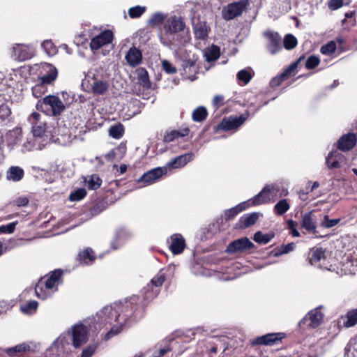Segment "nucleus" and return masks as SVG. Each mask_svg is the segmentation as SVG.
<instances>
[{
	"label": "nucleus",
	"instance_id": "f257e3e1",
	"mask_svg": "<svg viewBox=\"0 0 357 357\" xmlns=\"http://www.w3.org/2000/svg\"><path fill=\"white\" fill-rule=\"evenodd\" d=\"M75 348H78L85 344L88 340V331L86 327L82 324L74 325L70 331L66 335H61L55 342L58 346L66 348V345L70 344L69 340Z\"/></svg>",
	"mask_w": 357,
	"mask_h": 357
},
{
	"label": "nucleus",
	"instance_id": "f03ea898",
	"mask_svg": "<svg viewBox=\"0 0 357 357\" xmlns=\"http://www.w3.org/2000/svg\"><path fill=\"white\" fill-rule=\"evenodd\" d=\"M37 110L52 116H59L65 111L66 106L59 96L48 95L38 100Z\"/></svg>",
	"mask_w": 357,
	"mask_h": 357
},
{
	"label": "nucleus",
	"instance_id": "7ed1b4c3",
	"mask_svg": "<svg viewBox=\"0 0 357 357\" xmlns=\"http://www.w3.org/2000/svg\"><path fill=\"white\" fill-rule=\"evenodd\" d=\"M185 23L181 19L173 17L164 26V32L160 35V42L165 46L170 47L174 44V34L183 31Z\"/></svg>",
	"mask_w": 357,
	"mask_h": 357
},
{
	"label": "nucleus",
	"instance_id": "20e7f679",
	"mask_svg": "<svg viewBox=\"0 0 357 357\" xmlns=\"http://www.w3.org/2000/svg\"><path fill=\"white\" fill-rule=\"evenodd\" d=\"M274 195V186L266 185L257 195L244 202L249 208L250 207L270 203L273 199Z\"/></svg>",
	"mask_w": 357,
	"mask_h": 357
},
{
	"label": "nucleus",
	"instance_id": "39448f33",
	"mask_svg": "<svg viewBox=\"0 0 357 357\" xmlns=\"http://www.w3.org/2000/svg\"><path fill=\"white\" fill-rule=\"evenodd\" d=\"M61 276L60 271H54L45 282V290L43 289L42 282H39L35 288L36 296L41 299H45L50 295V291L59 284Z\"/></svg>",
	"mask_w": 357,
	"mask_h": 357
},
{
	"label": "nucleus",
	"instance_id": "423d86ee",
	"mask_svg": "<svg viewBox=\"0 0 357 357\" xmlns=\"http://www.w3.org/2000/svg\"><path fill=\"white\" fill-rule=\"evenodd\" d=\"M249 116L248 112H245L239 116H230L225 117L218 125V130L230 131L238 129Z\"/></svg>",
	"mask_w": 357,
	"mask_h": 357
},
{
	"label": "nucleus",
	"instance_id": "0eeeda50",
	"mask_svg": "<svg viewBox=\"0 0 357 357\" xmlns=\"http://www.w3.org/2000/svg\"><path fill=\"white\" fill-rule=\"evenodd\" d=\"M248 5L249 0H241L229 3L227 8L222 12L223 18L226 20H231L240 16L246 10Z\"/></svg>",
	"mask_w": 357,
	"mask_h": 357
},
{
	"label": "nucleus",
	"instance_id": "6e6552de",
	"mask_svg": "<svg viewBox=\"0 0 357 357\" xmlns=\"http://www.w3.org/2000/svg\"><path fill=\"white\" fill-rule=\"evenodd\" d=\"M34 56L33 48L26 44L15 43L12 47L11 56L18 61H25Z\"/></svg>",
	"mask_w": 357,
	"mask_h": 357
},
{
	"label": "nucleus",
	"instance_id": "1a4fd4ad",
	"mask_svg": "<svg viewBox=\"0 0 357 357\" xmlns=\"http://www.w3.org/2000/svg\"><path fill=\"white\" fill-rule=\"evenodd\" d=\"M167 174V167H159L156 168H153L146 172H145L142 176H140L137 180V183H143L144 185H150L158 179L162 178L163 176Z\"/></svg>",
	"mask_w": 357,
	"mask_h": 357
},
{
	"label": "nucleus",
	"instance_id": "9d476101",
	"mask_svg": "<svg viewBox=\"0 0 357 357\" xmlns=\"http://www.w3.org/2000/svg\"><path fill=\"white\" fill-rule=\"evenodd\" d=\"M114 39V33L110 29H105L93 37L89 44L92 51H96L102 47L110 44Z\"/></svg>",
	"mask_w": 357,
	"mask_h": 357
},
{
	"label": "nucleus",
	"instance_id": "9b49d317",
	"mask_svg": "<svg viewBox=\"0 0 357 357\" xmlns=\"http://www.w3.org/2000/svg\"><path fill=\"white\" fill-rule=\"evenodd\" d=\"M254 248V243L248 238L243 237L230 243L226 251L228 253L245 252Z\"/></svg>",
	"mask_w": 357,
	"mask_h": 357
},
{
	"label": "nucleus",
	"instance_id": "f8f14e48",
	"mask_svg": "<svg viewBox=\"0 0 357 357\" xmlns=\"http://www.w3.org/2000/svg\"><path fill=\"white\" fill-rule=\"evenodd\" d=\"M248 208L244 202H241L234 207L225 210L223 214L216 219L215 223H224L232 221L240 213Z\"/></svg>",
	"mask_w": 357,
	"mask_h": 357
},
{
	"label": "nucleus",
	"instance_id": "ddd939ff",
	"mask_svg": "<svg viewBox=\"0 0 357 357\" xmlns=\"http://www.w3.org/2000/svg\"><path fill=\"white\" fill-rule=\"evenodd\" d=\"M168 247L173 255L181 254L185 248L184 238L180 234H174L167 239Z\"/></svg>",
	"mask_w": 357,
	"mask_h": 357
},
{
	"label": "nucleus",
	"instance_id": "4468645a",
	"mask_svg": "<svg viewBox=\"0 0 357 357\" xmlns=\"http://www.w3.org/2000/svg\"><path fill=\"white\" fill-rule=\"evenodd\" d=\"M357 137L354 132H349L340 137L337 142V149L342 151L351 150L356 144Z\"/></svg>",
	"mask_w": 357,
	"mask_h": 357
},
{
	"label": "nucleus",
	"instance_id": "2eb2a0df",
	"mask_svg": "<svg viewBox=\"0 0 357 357\" xmlns=\"http://www.w3.org/2000/svg\"><path fill=\"white\" fill-rule=\"evenodd\" d=\"M268 39L267 50L271 54H275L282 50V38L277 32L266 33Z\"/></svg>",
	"mask_w": 357,
	"mask_h": 357
},
{
	"label": "nucleus",
	"instance_id": "dca6fc26",
	"mask_svg": "<svg viewBox=\"0 0 357 357\" xmlns=\"http://www.w3.org/2000/svg\"><path fill=\"white\" fill-rule=\"evenodd\" d=\"M346 158L337 150L331 151L326 158V164L331 169L340 168L345 162Z\"/></svg>",
	"mask_w": 357,
	"mask_h": 357
},
{
	"label": "nucleus",
	"instance_id": "f3484780",
	"mask_svg": "<svg viewBox=\"0 0 357 357\" xmlns=\"http://www.w3.org/2000/svg\"><path fill=\"white\" fill-rule=\"evenodd\" d=\"M195 155L192 152L187 153L174 158L167 163L165 167L168 169L182 168L194 159Z\"/></svg>",
	"mask_w": 357,
	"mask_h": 357
},
{
	"label": "nucleus",
	"instance_id": "a211bd4d",
	"mask_svg": "<svg viewBox=\"0 0 357 357\" xmlns=\"http://www.w3.org/2000/svg\"><path fill=\"white\" fill-rule=\"evenodd\" d=\"M325 250L321 248H313L310 250V262L319 268H327L326 265Z\"/></svg>",
	"mask_w": 357,
	"mask_h": 357
},
{
	"label": "nucleus",
	"instance_id": "6ab92c4d",
	"mask_svg": "<svg viewBox=\"0 0 357 357\" xmlns=\"http://www.w3.org/2000/svg\"><path fill=\"white\" fill-rule=\"evenodd\" d=\"M324 314L319 308H316L311 310L304 318L305 321H309L308 325L312 328H316L319 326L323 319Z\"/></svg>",
	"mask_w": 357,
	"mask_h": 357
},
{
	"label": "nucleus",
	"instance_id": "aec40b11",
	"mask_svg": "<svg viewBox=\"0 0 357 357\" xmlns=\"http://www.w3.org/2000/svg\"><path fill=\"white\" fill-rule=\"evenodd\" d=\"M126 59L130 66L135 67L142 62V52L137 47H132L127 52Z\"/></svg>",
	"mask_w": 357,
	"mask_h": 357
},
{
	"label": "nucleus",
	"instance_id": "412c9836",
	"mask_svg": "<svg viewBox=\"0 0 357 357\" xmlns=\"http://www.w3.org/2000/svg\"><path fill=\"white\" fill-rule=\"evenodd\" d=\"M183 73L182 75H185L188 79L195 80L196 79L195 75L197 73V68L195 66V61L188 59L183 61L182 63Z\"/></svg>",
	"mask_w": 357,
	"mask_h": 357
},
{
	"label": "nucleus",
	"instance_id": "4be33fe9",
	"mask_svg": "<svg viewBox=\"0 0 357 357\" xmlns=\"http://www.w3.org/2000/svg\"><path fill=\"white\" fill-rule=\"evenodd\" d=\"M98 316L102 321L111 324L113 320L116 321L119 314L118 312L112 306H105L100 312Z\"/></svg>",
	"mask_w": 357,
	"mask_h": 357
},
{
	"label": "nucleus",
	"instance_id": "5701e85b",
	"mask_svg": "<svg viewBox=\"0 0 357 357\" xmlns=\"http://www.w3.org/2000/svg\"><path fill=\"white\" fill-rule=\"evenodd\" d=\"M136 73L137 75V80L139 84L144 89L148 90L151 86V83L149 79V76L147 70L144 68H139L137 69Z\"/></svg>",
	"mask_w": 357,
	"mask_h": 357
},
{
	"label": "nucleus",
	"instance_id": "b1692460",
	"mask_svg": "<svg viewBox=\"0 0 357 357\" xmlns=\"http://www.w3.org/2000/svg\"><path fill=\"white\" fill-rule=\"evenodd\" d=\"M334 225H319L320 227H324L326 228L331 227ZM318 225H300L299 229L303 234H310L314 236H322L317 231Z\"/></svg>",
	"mask_w": 357,
	"mask_h": 357
},
{
	"label": "nucleus",
	"instance_id": "393cba45",
	"mask_svg": "<svg viewBox=\"0 0 357 357\" xmlns=\"http://www.w3.org/2000/svg\"><path fill=\"white\" fill-rule=\"evenodd\" d=\"M46 67L48 69L47 74L40 77V83L44 86L52 84L57 77V70L53 66L47 64Z\"/></svg>",
	"mask_w": 357,
	"mask_h": 357
},
{
	"label": "nucleus",
	"instance_id": "a878e982",
	"mask_svg": "<svg viewBox=\"0 0 357 357\" xmlns=\"http://www.w3.org/2000/svg\"><path fill=\"white\" fill-rule=\"evenodd\" d=\"M24 172L18 166H12L6 173V178L9 181H20L24 177Z\"/></svg>",
	"mask_w": 357,
	"mask_h": 357
},
{
	"label": "nucleus",
	"instance_id": "bb28decb",
	"mask_svg": "<svg viewBox=\"0 0 357 357\" xmlns=\"http://www.w3.org/2000/svg\"><path fill=\"white\" fill-rule=\"evenodd\" d=\"M282 339L280 333H269L258 337L255 342L258 344L271 345Z\"/></svg>",
	"mask_w": 357,
	"mask_h": 357
},
{
	"label": "nucleus",
	"instance_id": "cd10ccee",
	"mask_svg": "<svg viewBox=\"0 0 357 357\" xmlns=\"http://www.w3.org/2000/svg\"><path fill=\"white\" fill-rule=\"evenodd\" d=\"M3 99L6 102H3L0 105V119L2 121H9L11 116L12 111L8 102H10L11 105L13 102L10 101V96L8 98L3 97Z\"/></svg>",
	"mask_w": 357,
	"mask_h": 357
},
{
	"label": "nucleus",
	"instance_id": "c85d7f7f",
	"mask_svg": "<svg viewBox=\"0 0 357 357\" xmlns=\"http://www.w3.org/2000/svg\"><path fill=\"white\" fill-rule=\"evenodd\" d=\"M31 346L30 344L22 343L8 349L6 352L10 356H14L15 354H22L31 351Z\"/></svg>",
	"mask_w": 357,
	"mask_h": 357
},
{
	"label": "nucleus",
	"instance_id": "c756f323",
	"mask_svg": "<svg viewBox=\"0 0 357 357\" xmlns=\"http://www.w3.org/2000/svg\"><path fill=\"white\" fill-rule=\"evenodd\" d=\"M208 112L205 107L199 106L192 113V119L195 122H202L206 119Z\"/></svg>",
	"mask_w": 357,
	"mask_h": 357
},
{
	"label": "nucleus",
	"instance_id": "7c9ffc66",
	"mask_svg": "<svg viewBox=\"0 0 357 357\" xmlns=\"http://www.w3.org/2000/svg\"><path fill=\"white\" fill-rule=\"evenodd\" d=\"M319 218L321 220L322 213L319 211H311L303 215V220L301 223H317Z\"/></svg>",
	"mask_w": 357,
	"mask_h": 357
},
{
	"label": "nucleus",
	"instance_id": "2f4dec72",
	"mask_svg": "<svg viewBox=\"0 0 357 357\" xmlns=\"http://www.w3.org/2000/svg\"><path fill=\"white\" fill-rule=\"evenodd\" d=\"M305 59V55L301 56L297 61L290 64L286 69L282 73V76H284L287 79L294 76L296 73V68L299 63Z\"/></svg>",
	"mask_w": 357,
	"mask_h": 357
},
{
	"label": "nucleus",
	"instance_id": "473e14b6",
	"mask_svg": "<svg viewBox=\"0 0 357 357\" xmlns=\"http://www.w3.org/2000/svg\"><path fill=\"white\" fill-rule=\"evenodd\" d=\"M125 132V128L122 123H117L112 126L109 130V135L112 138L119 139H121Z\"/></svg>",
	"mask_w": 357,
	"mask_h": 357
},
{
	"label": "nucleus",
	"instance_id": "72a5a7b5",
	"mask_svg": "<svg viewBox=\"0 0 357 357\" xmlns=\"http://www.w3.org/2000/svg\"><path fill=\"white\" fill-rule=\"evenodd\" d=\"M108 88V84L102 80H95L91 86L92 92L96 95L104 94Z\"/></svg>",
	"mask_w": 357,
	"mask_h": 357
},
{
	"label": "nucleus",
	"instance_id": "f704fd0d",
	"mask_svg": "<svg viewBox=\"0 0 357 357\" xmlns=\"http://www.w3.org/2000/svg\"><path fill=\"white\" fill-rule=\"evenodd\" d=\"M78 259L81 263L86 264L93 261L95 259L93 251L90 248H86L79 253Z\"/></svg>",
	"mask_w": 357,
	"mask_h": 357
},
{
	"label": "nucleus",
	"instance_id": "c9c22d12",
	"mask_svg": "<svg viewBox=\"0 0 357 357\" xmlns=\"http://www.w3.org/2000/svg\"><path fill=\"white\" fill-rule=\"evenodd\" d=\"M273 232L263 233L257 231L255 234L254 241L259 244H267L274 237Z\"/></svg>",
	"mask_w": 357,
	"mask_h": 357
},
{
	"label": "nucleus",
	"instance_id": "e433bc0d",
	"mask_svg": "<svg viewBox=\"0 0 357 357\" xmlns=\"http://www.w3.org/2000/svg\"><path fill=\"white\" fill-rule=\"evenodd\" d=\"M262 216L263 214L260 212L244 214L241 217L238 223H256L259 220V217Z\"/></svg>",
	"mask_w": 357,
	"mask_h": 357
},
{
	"label": "nucleus",
	"instance_id": "4c0bfd02",
	"mask_svg": "<svg viewBox=\"0 0 357 357\" xmlns=\"http://www.w3.org/2000/svg\"><path fill=\"white\" fill-rule=\"evenodd\" d=\"M220 55V47L217 45H213L211 48H209L205 52L206 60L208 62H212L216 61Z\"/></svg>",
	"mask_w": 357,
	"mask_h": 357
},
{
	"label": "nucleus",
	"instance_id": "58836bf2",
	"mask_svg": "<svg viewBox=\"0 0 357 357\" xmlns=\"http://www.w3.org/2000/svg\"><path fill=\"white\" fill-rule=\"evenodd\" d=\"M8 139L12 144H16L22 140V130L21 128H15L13 130H10L8 135Z\"/></svg>",
	"mask_w": 357,
	"mask_h": 357
},
{
	"label": "nucleus",
	"instance_id": "ea45409f",
	"mask_svg": "<svg viewBox=\"0 0 357 357\" xmlns=\"http://www.w3.org/2000/svg\"><path fill=\"white\" fill-rule=\"evenodd\" d=\"M195 36L199 39H205L208 36V29L206 23H197L194 26Z\"/></svg>",
	"mask_w": 357,
	"mask_h": 357
},
{
	"label": "nucleus",
	"instance_id": "a19ab883",
	"mask_svg": "<svg viewBox=\"0 0 357 357\" xmlns=\"http://www.w3.org/2000/svg\"><path fill=\"white\" fill-rule=\"evenodd\" d=\"M41 47L48 56H54L58 52L56 45L51 40H44L41 44Z\"/></svg>",
	"mask_w": 357,
	"mask_h": 357
},
{
	"label": "nucleus",
	"instance_id": "79ce46f5",
	"mask_svg": "<svg viewBox=\"0 0 357 357\" xmlns=\"http://www.w3.org/2000/svg\"><path fill=\"white\" fill-rule=\"evenodd\" d=\"M290 208V205L285 199L280 200L274 206V211L278 215L284 214Z\"/></svg>",
	"mask_w": 357,
	"mask_h": 357
},
{
	"label": "nucleus",
	"instance_id": "37998d69",
	"mask_svg": "<svg viewBox=\"0 0 357 357\" xmlns=\"http://www.w3.org/2000/svg\"><path fill=\"white\" fill-rule=\"evenodd\" d=\"M47 125L45 123L35 122L32 123V132L35 137H43L46 131Z\"/></svg>",
	"mask_w": 357,
	"mask_h": 357
},
{
	"label": "nucleus",
	"instance_id": "c03bdc74",
	"mask_svg": "<svg viewBox=\"0 0 357 357\" xmlns=\"http://www.w3.org/2000/svg\"><path fill=\"white\" fill-rule=\"evenodd\" d=\"M298 41L296 38L292 34H287L284 38V47L287 50H291L296 47Z\"/></svg>",
	"mask_w": 357,
	"mask_h": 357
},
{
	"label": "nucleus",
	"instance_id": "a18cd8bd",
	"mask_svg": "<svg viewBox=\"0 0 357 357\" xmlns=\"http://www.w3.org/2000/svg\"><path fill=\"white\" fill-rule=\"evenodd\" d=\"M165 280V275L160 271L151 280V283L147 285L146 288L149 290L153 286L155 287H160Z\"/></svg>",
	"mask_w": 357,
	"mask_h": 357
},
{
	"label": "nucleus",
	"instance_id": "49530a36",
	"mask_svg": "<svg viewBox=\"0 0 357 357\" xmlns=\"http://www.w3.org/2000/svg\"><path fill=\"white\" fill-rule=\"evenodd\" d=\"M344 357H357V340L349 343L345 349Z\"/></svg>",
	"mask_w": 357,
	"mask_h": 357
},
{
	"label": "nucleus",
	"instance_id": "de8ad7c7",
	"mask_svg": "<svg viewBox=\"0 0 357 357\" xmlns=\"http://www.w3.org/2000/svg\"><path fill=\"white\" fill-rule=\"evenodd\" d=\"M101 184L102 179L97 174L91 175L87 181V186L90 190H97Z\"/></svg>",
	"mask_w": 357,
	"mask_h": 357
},
{
	"label": "nucleus",
	"instance_id": "09e8293b",
	"mask_svg": "<svg viewBox=\"0 0 357 357\" xmlns=\"http://www.w3.org/2000/svg\"><path fill=\"white\" fill-rule=\"evenodd\" d=\"M38 303L35 301H31L21 306V310L24 314H31L36 311Z\"/></svg>",
	"mask_w": 357,
	"mask_h": 357
},
{
	"label": "nucleus",
	"instance_id": "8fccbe9b",
	"mask_svg": "<svg viewBox=\"0 0 357 357\" xmlns=\"http://www.w3.org/2000/svg\"><path fill=\"white\" fill-rule=\"evenodd\" d=\"M86 195V190L84 188H78L74 192H71L69 196L70 201H80L84 199Z\"/></svg>",
	"mask_w": 357,
	"mask_h": 357
},
{
	"label": "nucleus",
	"instance_id": "3c124183",
	"mask_svg": "<svg viewBox=\"0 0 357 357\" xmlns=\"http://www.w3.org/2000/svg\"><path fill=\"white\" fill-rule=\"evenodd\" d=\"M146 11L145 6H136L128 10V15L130 18L139 17Z\"/></svg>",
	"mask_w": 357,
	"mask_h": 357
},
{
	"label": "nucleus",
	"instance_id": "603ef678",
	"mask_svg": "<svg viewBox=\"0 0 357 357\" xmlns=\"http://www.w3.org/2000/svg\"><path fill=\"white\" fill-rule=\"evenodd\" d=\"M319 63L320 59L317 56L311 55L305 61V68L308 70L314 69L317 66H319Z\"/></svg>",
	"mask_w": 357,
	"mask_h": 357
},
{
	"label": "nucleus",
	"instance_id": "864d4df0",
	"mask_svg": "<svg viewBox=\"0 0 357 357\" xmlns=\"http://www.w3.org/2000/svg\"><path fill=\"white\" fill-rule=\"evenodd\" d=\"M336 43L334 41H330L321 47V52L325 55H331L336 50Z\"/></svg>",
	"mask_w": 357,
	"mask_h": 357
},
{
	"label": "nucleus",
	"instance_id": "5fc2aeb1",
	"mask_svg": "<svg viewBox=\"0 0 357 357\" xmlns=\"http://www.w3.org/2000/svg\"><path fill=\"white\" fill-rule=\"evenodd\" d=\"M357 324V310H353L348 312L347 321L344 322L346 327H351Z\"/></svg>",
	"mask_w": 357,
	"mask_h": 357
},
{
	"label": "nucleus",
	"instance_id": "6e6d98bb",
	"mask_svg": "<svg viewBox=\"0 0 357 357\" xmlns=\"http://www.w3.org/2000/svg\"><path fill=\"white\" fill-rule=\"evenodd\" d=\"M31 90L33 96L36 98H39L47 91V87L44 84L39 83L32 87Z\"/></svg>",
	"mask_w": 357,
	"mask_h": 357
},
{
	"label": "nucleus",
	"instance_id": "4d7b16f0",
	"mask_svg": "<svg viewBox=\"0 0 357 357\" xmlns=\"http://www.w3.org/2000/svg\"><path fill=\"white\" fill-rule=\"evenodd\" d=\"M252 77L251 73L246 70H241L237 73V78L243 82L244 84H248Z\"/></svg>",
	"mask_w": 357,
	"mask_h": 357
},
{
	"label": "nucleus",
	"instance_id": "13d9d810",
	"mask_svg": "<svg viewBox=\"0 0 357 357\" xmlns=\"http://www.w3.org/2000/svg\"><path fill=\"white\" fill-rule=\"evenodd\" d=\"M287 78L284 76H282V74L280 73V75H278L277 76L273 77L270 81V86L271 88H276L279 86H280L282 82L286 80Z\"/></svg>",
	"mask_w": 357,
	"mask_h": 357
},
{
	"label": "nucleus",
	"instance_id": "bf43d9fd",
	"mask_svg": "<svg viewBox=\"0 0 357 357\" xmlns=\"http://www.w3.org/2000/svg\"><path fill=\"white\" fill-rule=\"evenodd\" d=\"M162 67L163 70L167 74H175L177 71L176 67H174L169 61L163 60L162 61Z\"/></svg>",
	"mask_w": 357,
	"mask_h": 357
},
{
	"label": "nucleus",
	"instance_id": "052dcab7",
	"mask_svg": "<svg viewBox=\"0 0 357 357\" xmlns=\"http://www.w3.org/2000/svg\"><path fill=\"white\" fill-rule=\"evenodd\" d=\"M295 245L293 243L282 245L278 252L275 253V256H278L284 254H287L294 250Z\"/></svg>",
	"mask_w": 357,
	"mask_h": 357
},
{
	"label": "nucleus",
	"instance_id": "680f3d73",
	"mask_svg": "<svg viewBox=\"0 0 357 357\" xmlns=\"http://www.w3.org/2000/svg\"><path fill=\"white\" fill-rule=\"evenodd\" d=\"M225 104V98L222 95H216L214 96L213 99V108L217 110L218 108H220L221 106H222Z\"/></svg>",
	"mask_w": 357,
	"mask_h": 357
},
{
	"label": "nucleus",
	"instance_id": "e2e57ef3",
	"mask_svg": "<svg viewBox=\"0 0 357 357\" xmlns=\"http://www.w3.org/2000/svg\"><path fill=\"white\" fill-rule=\"evenodd\" d=\"M177 135L178 133L176 130H171L170 132H167L164 135L163 141L167 143L172 142L175 139H178L176 136Z\"/></svg>",
	"mask_w": 357,
	"mask_h": 357
},
{
	"label": "nucleus",
	"instance_id": "0e129e2a",
	"mask_svg": "<svg viewBox=\"0 0 357 357\" xmlns=\"http://www.w3.org/2000/svg\"><path fill=\"white\" fill-rule=\"evenodd\" d=\"M344 0H330L328 8L332 10H335L343 6Z\"/></svg>",
	"mask_w": 357,
	"mask_h": 357
},
{
	"label": "nucleus",
	"instance_id": "69168bd1",
	"mask_svg": "<svg viewBox=\"0 0 357 357\" xmlns=\"http://www.w3.org/2000/svg\"><path fill=\"white\" fill-rule=\"evenodd\" d=\"M29 202V198L27 197L22 196V197H19L16 198L13 201V204H14V206L20 207V206H27Z\"/></svg>",
	"mask_w": 357,
	"mask_h": 357
},
{
	"label": "nucleus",
	"instance_id": "338daca9",
	"mask_svg": "<svg viewBox=\"0 0 357 357\" xmlns=\"http://www.w3.org/2000/svg\"><path fill=\"white\" fill-rule=\"evenodd\" d=\"M300 225H289V230L291 235L294 237H298L300 236Z\"/></svg>",
	"mask_w": 357,
	"mask_h": 357
},
{
	"label": "nucleus",
	"instance_id": "774afa93",
	"mask_svg": "<svg viewBox=\"0 0 357 357\" xmlns=\"http://www.w3.org/2000/svg\"><path fill=\"white\" fill-rule=\"evenodd\" d=\"M95 350V346H89L88 347L83 350L81 357H91L94 354Z\"/></svg>",
	"mask_w": 357,
	"mask_h": 357
}]
</instances>
